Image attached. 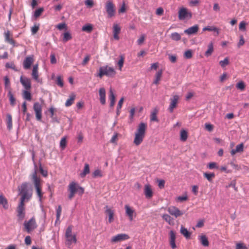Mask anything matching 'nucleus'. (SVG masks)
I'll use <instances>...</instances> for the list:
<instances>
[{"label":"nucleus","instance_id":"nucleus-36","mask_svg":"<svg viewBox=\"0 0 249 249\" xmlns=\"http://www.w3.org/2000/svg\"><path fill=\"white\" fill-rule=\"evenodd\" d=\"M6 121L7 128L9 130H10L13 127V124H12V116L10 114H7L6 115Z\"/></svg>","mask_w":249,"mask_h":249},{"label":"nucleus","instance_id":"nucleus-30","mask_svg":"<svg viewBox=\"0 0 249 249\" xmlns=\"http://www.w3.org/2000/svg\"><path fill=\"white\" fill-rule=\"evenodd\" d=\"M213 31L216 33V35L219 34V29L213 26H208L203 28V31Z\"/></svg>","mask_w":249,"mask_h":249},{"label":"nucleus","instance_id":"nucleus-31","mask_svg":"<svg viewBox=\"0 0 249 249\" xmlns=\"http://www.w3.org/2000/svg\"><path fill=\"white\" fill-rule=\"evenodd\" d=\"M75 97L76 95L74 93L71 94L69 96V98L65 103V106L68 107L72 105L74 102Z\"/></svg>","mask_w":249,"mask_h":249},{"label":"nucleus","instance_id":"nucleus-11","mask_svg":"<svg viewBox=\"0 0 249 249\" xmlns=\"http://www.w3.org/2000/svg\"><path fill=\"white\" fill-rule=\"evenodd\" d=\"M129 238V236L128 234L125 233H120L112 236L111 238L110 242L112 243H116L127 240Z\"/></svg>","mask_w":249,"mask_h":249},{"label":"nucleus","instance_id":"nucleus-28","mask_svg":"<svg viewBox=\"0 0 249 249\" xmlns=\"http://www.w3.org/2000/svg\"><path fill=\"white\" fill-rule=\"evenodd\" d=\"M244 151V144L241 143L239 144H238L236 146V148L235 149H232L231 151V155H235L236 153H241Z\"/></svg>","mask_w":249,"mask_h":249},{"label":"nucleus","instance_id":"nucleus-53","mask_svg":"<svg viewBox=\"0 0 249 249\" xmlns=\"http://www.w3.org/2000/svg\"><path fill=\"white\" fill-rule=\"evenodd\" d=\"M236 87L237 89L243 91L245 89V84L243 81H240L236 84Z\"/></svg>","mask_w":249,"mask_h":249},{"label":"nucleus","instance_id":"nucleus-61","mask_svg":"<svg viewBox=\"0 0 249 249\" xmlns=\"http://www.w3.org/2000/svg\"><path fill=\"white\" fill-rule=\"evenodd\" d=\"M56 84L59 87H60L61 88L63 87V85H64L63 81L60 76H57V79H56Z\"/></svg>","mask_w":249,"mask_h":249},{"label":"nucleus","instance_id":"nucleus-45","mask_svg":"<svg viewBox=\"0 0 249 249\" xmlns=\"http://www.w3.org/2000/svg\"><path fill=\"white\" fill-rule=\"evenodd\" d=\"M28 90H24L23 92V97L28 101H31L32 99V96L31 93L28 91Z\"/></svg>","mask_w":249,"mask_h":249},{"label":"nucleus","instance_id":"nucleus-42","mask_svg":"<svg viewBox=\"0 0 249 249\" xmlns=\"http://www.w3.org/2000/svg\"><path fill=\"white\" fill-rule=\"evenodd\" d=\"M89 173V167L88 163L85 164L84 168L82 173L80 174V176L82 178H84L86 175Z\"/></svg>","mask_w":249,"mask_h":249},{"label":"nucleus","instance_id":"nucleus-21","mask_svg":"<svg viewBox=\"0 0 249 249\" xmlns=\"http://www.w3.org/2000/svg\"><path fill=\"white\" fill-rule=\"evenodd\" d=\"M176 236V233L173 231H170L169 232V243L172 249H175L177 248L175 241Z\"/></svg>","mask_w":249,"mask_h":249},{"label":"nucleus","instance_id":"nucleus-63","mask_svg":"<svg viewBox=\"0 0 249 249\" xmlns=\"http://www.w3.org/2000/svg\"><path fill=\"white\" fill-rule=\"evenodd\" d=\"M199 3V0H191L189 2V5L191 7H194L197 5Z\"/></svg>","mask_w":249,"mask_h":249},{"label":"nucleus","instance_id":"nucleus-15","mask_svg":"<svg viewBox=\"0 0 249 249\" xmlns=\"http://www.w3.org/2000/svg\"><path fill=\"white\" fill-rule=\"evenodd\" d=\"M34 59L33 55L27 56L23 62V66L24 69L28 70L30 69L31 65L34 63Z\"/></svg>","mask_w":249,"mask_h":249},{"label":"nucleus","instance_id":"nucleus-64","mask_svg":"<svg viewBox=\"0 0 249 249\" xmlns=\"http://www.w3.org/2000/svg\"><path fill=\"white\" fill-rule=\"evenodd\" d=\"M235 249H247V248L243 243H237Z\"/></svg>","mask_w":249,"mask_h":249},{"label":"nucleus","instance_id":"nucleus-59","mask_svg":"<svg viewBox=\"0 0 249 249\" xmlns=\"http://www.w3.org/2000/svg\"><path fill=\"white\" fill-rule=\"evenodd\" d=\"M43 11V8H40L36 10L34 13L35 17L36 18H38V17H39L41 15Z\"/></svg>","mask_w":249,"mask_h":249},{"label":"nucleus","instance_id":"nucleus-23","mask_svg":"<svg viewBox=\"0 0 249 249\" xmlns=\"http://www.w3.org/2000/svg\"><path fill=\"white\" fill-rule=\"evenodd\" d=\"M121 31V27L117 24H114L113 26V37L115 39L118 40L119 39V34Z\"/></svg>","mask_w":249,"mask_h":249},{"label":"nucleus","instance_id":"nucleus-49","mask_svg":"<svg viewBox=\"0 0 249 249\" xmlns=\"http://www.w3.org/2000/svg\"><path fill=\"white\" fill-rule=\"evenodd\" d=\"M193 56V51L191 50H188L184 53V57L186 59H190Z\"/></svg>","mask_w":249,"mask_h":249},{"label":"nucleus","instance_id":"nucleus-35","mask_svg":"<svg viewBox=\"0 0 249 249\" xmlns=\"http://www.w3.org/2000/svg\"><path fill=\"white\" fill-rule=\"evenodd\" d=\"M180 233L187 239H189L191 236V232H190L186 228L181 226L180 228Z\"/></svg>","mask_w":249,"mask_h":249},{"label":"nucleus","instance_id":"nucleus-57","mask_svg":"<svg viewBox=\"0 0 249 249\" xmlns=\"http://www.w3.org/2000/svg\"><path fill=\"white\" fill-rule=\"evenodd\" d=\"M62 208L60 205L58 206L56 209V221L59 220L60 215L61 214Z\"/></svg>","mask_w":249,"mask_h":249},{"label":"nucleus","instance_id":"nucleus-47","mask_svg":"<svg viewBox=\"0 0 249 249\" xmlns=\"http://www.w3.org/2000/svg\"><path fill=\"white\" fill-rule=\"evenodd\" d=\"M171 38L173 40L178 41L180 40L181 36L178 33L175 32L171 34Z\"/></svg>","mask_w":249,"mask_h":249},{"label":"nucleus","instance_id":"nucleus-39","mask_svg":"<svg viewBox=\"0 0 249 249\" xmlns=\"http://www.w3.org/2000/svg\"><path fill=\"white\" fill-rule=\"evenodd\" d=\"M162 74V71L161 70L159 71L155 75V79L153 82V84L155 85H158L159 84V81L160 80L161 76Z\"/></svg>","mask_w":249,"mask_h":249},{"label":"nucleus","instance_id":"nucleus-55","mask_svg":"<svg viewBox=\"0 0 249 249\" xmlns=\"http://www.w3.org/2000/svg\"><path fill=\"white\" fill-rule=\"evenodd\" d=\"M5 67L7 68L12 69L15 71H18V69L13 62L7 63L5 65Z\"/></svg>","mask_w":249,"mask_h":249},{"label":"nucleus","instance_id":"nucleus-43","mask_svg":"<svg viewBox=\"0 0 249 249\" xmlns=\"http://www.w3.org/2000/svg\"><path fill=\"white\" fill-rule=\"evenodd\" d=\"M124 101V98L123 97H122L120 100H119L117 107V111L116 114L117 116H119L120 114V109L122 107L123 103Z\"/></svg>","mask_w":249,"mask_h":249},{"label":"nucleus","instance_id":"nucleus-32","mask_svg":"<svg viewBox=\"0 0 249 249\" xmlns=\"http://www.w3.org/2000/svg\"><path fill=\"white\" fill-rule=\"evenodd\" d=\"M0 205H2L4 209L8 208L7 200L3 195H0Z\"/></svg>","mask_w":249,"mask_h":249},{"label":"nucleus","instance_id":"nucleus-46","mask_svg":"<svg viewBox=\"0 0 249 249\" xmlns=\"http://www.w3.org/2000/svg\"><path fill=\"white\" fill-rule=\"evenodd\" d=\"M229 59L228 57H226L223 60H221L219 62V65L220 66L224 68L226 66L228 65L229 64Z\"/></svg>","mask_w":249,"mask_h":249},{"label":"nucleus","instance_id":"nucleus-3","mask_svg":"<svg viewBox=\"0 0 249 249\" xmlns=\"http://www.w3.org/2000/svg\"><path fill=\"white\" fill-rule=\"evenodd\" d=\"M68 190L69 192L68 198L70 200L74 196L76 193H78L79 195L81 196L84 193V189L74 181L69 184Z\"/></svg>","mask_w":249,"mask_h":249},{"label":"nucleus","instance_id":"nucleus-12","mask_svg":"<svg viewBox=\"0 0 249 249\" xmlns=\"http://www.w3.org/2000/svg\"><path fill=\"white\" fill-rule=\"evenodd\" d=\"M4 36L6 42L12 45L13 47L18 46V45L16 44L15 40L13 38V34L10 31L7 30L4 32Z\"/></svg>","mask_w":249,"mask_h":249},{"label":"nucleus","instance_id":"nucleus-56","mask_svg":"<svg viewBox=\"0 0 249 249\" xmlns=\"http://www.w3.org/2000/svg\"><path fill=\"white\" fill-rule=\"evenodd\" d=\"M39 28V24H35L31 28V32L33 35H35L38 31Z\"/></svg>","mask_w":249,"mask_h":249},{"label":"nucleus","instance_id":"nucleus-58","mask_svg":"<svg viewBox=\"0 0 249 249\" xmlns=\"http://www.w3.org/2000/svg\"><path fill=\"white\" fill-rule=\"evenodd\" d=\"M187 199H188V196L186 194L183 195L182 196H179L176 198V200L177 201H178L180 202L184 201L187 200Z\"/></svg>","mask_w":249,"mask_h":249},{"label":"nucleus","instance_id":"nucleus-62","mask_svg":"<svg viewBox=\"0 0 249 249\" xmlns=\"http://www.w3.org/2000/svg\"><path fill=\"white\" fill-rule=\"evenodd\" d=\"M246 22L244 21H241L240 23L239 26V30H240L241 31H246Z\"/></svg>","mask_w":249,"mask_h":249},{"label":"nucleus","instance_id":"nucleus-29","mask_svg":"<svg viewBox=\"0 0 249 249\" xmlns=\"http://www.w3.org/2000/svg\"><path fill=\"white\" fill-rule=\"evenodd\" d=\"M109 99L110 100V107H113L115 103V96L113 93V90L110 89L109 90Z\"/></svg>","mask_w":249,"mask_h":249},{"label":"nucleus","instance_id":"nucleus-22","mask_svg":"<svg viewBox=\"0 0 249 249\" xmlns=\"http://www.w3.org/2000/svg\"><path fill=\"white\" fill-rule=\"evenodd\" d=\"M20 195H21L20 202L24 203L25 202H28L31 198L32 196V192L30 191Z\"/></svg>","mask_w":249,"mask_h":249},{"label":"nucleus","instance_id":"nucleus-50","mask_svg":"<svg viewBox=\"0 0 249 249\" xmlns=\"http://www.w3.org/2000/svg\"><path fill=\"white\" fill-rule=\"evenodd\" d=\"M92 29H93L92 26L91 24H88V25L83 26L82 30L83 31L89 33L92 30Z\"/></svg>","mask_w":249,"mask_h":249},{"label":"nucleus","instance_id":"nucleus-16","mask_svg":"<svg viewBox=\"0 0 249 249\" xmlns=\"http://www.w3.org/2000/svg\"><path fill=\"white\" fill-rule=\"evenodd\" d=\"M179 97L178 95H174L172 98L170 99V104L168 110L170 113H172L174 108L177 107Z\"/></svg>","mask_w":249,"mask_h":249},{"label":"nucleus","instance_id":"nucleus-10","mask_svg":"<svg viewBox=\"0 0 249 249\" xmlns=\"http://www.w3.org/2000/svg\"><path fill=\"white\" fill-rule=\"evenodd\" d=\"M17 217L19 221H22L25 216V208L24 203H20L18 204L17 210Z\"/></svg>","mask_w":249,"mask_h":249},{"label":"nucleus","instance_id":"nucleus-4","mask_svg":"<svg viewBox=\"0 0 249 249\" xmlns=\"http://www.w3.org/2000/svg\"><path fill=\"white\" fill-rule=\"evenodd\" d=\"M32 180L34 184L37 196L39 198V201H41L43 193L42 192L41 179L40 178L37 176L36 171L32 175Z\"/></svg>","mask_w":249,"mask_h":249},{"label":"nucleus","instance_id":"nucleus-54","mask_svg":"<svg viewBox=\"0 0 249 249\" xmlns=\"http://www.w3.org/2000/svg\"><path fill=\"white\" fill-rule=\"evenodd\" d=\"M92 176L93 178L102 177L103 176L102 171L99 169L95 170L92 173Z\"/></svg>","mask_w":249,"mask_h":249},{"label":"nucleus","instance_id":"nucleus-51","mask_svg":"<svg viewBox=\"0 0 249 249\" xmlns=\"http://www.w3.org/2000/svg\"><path fill=\"white\" fill-rule=\"evenodd\" d=\"M67 145V140L66 137H63L61 139L60 142V146L62 150L64 149Z\"/></svg>","mask_w":249,"mask_h":249},{"label":"nucleus","instance_id":"nucleus-13","mask_svg":"<svg viewBox=\"0 0 249 249\" xmlns=\"http://www.w3.org/2000/svg\"><path fill=\"white\" fill-rule=\"evenodd\" d=\"M167 211L170 214L176 217H178L183 214V212L180 211L178 208L174 206L169 207L167 209Z\"/></svg>","mask_w":249,"mask_h":249},{"label":"nucleus","instance_id":"nucleus-27","mask_svg":"<svg viewBox=\"0 0 249 249\" xmlns=\"http://www.w3.org/2000/svg\"><path fill=\"white\" fill-rule=\"evenodd\" d=\"M214 51L213 43L212 41L210 42L208 45V49L205 52L204 54L206 57L211 56Z\"/></svg>","mask_w":249,"mask_h":249},{"label":"nucleus","instance_id":"nucleus-2","mask_svg":"<svg viewBox=\"0 0 249 249\" xmlns=\"http://www.w3.org/2000/svg\"><path fill=\"white\" fill-rule=\"evenodd\" d=\"M146 127V124L144 123H141L139 124L134 140V143L136 145H139L142 142L145 136Z\"/></svg>","mask_w":249,"mask_h":249},{"label":"nucleus","instance_id":"nucleus-5","mask_svg":"<svg viewBox=\"0 0 249 249\" xmlns=\"http://www.w3.org/2000/svg\"><path fill=\"white\" fill-rule=\"evenodd\" d=\"M116 73V72L113 67L106 65L99 68L98 76L100 78H102L104 75L113 77L115 75Z\"/></svg>","mask_w":249,"mask_h":249},{"label":"nucleus","instance_id":"nucleus-60","mask_svg":"<svg viewBox=\"0 0 249 249\" xmlns=\"http://www.w3.org/2000/svg\"><path fill=\"white\" fill-rule=\"evenodd\" d=\"M90 58V55H89V54H87V55L85 56V58H84V60H83V61H82V62L81 64H82L83 66H85V65H86L88 63L89 61Z\"/></svg>","mask_w":249,"mask_h":249},{"label":"nucleus","instance_id":"nucleus-18","mask_svg":"<svg viewBox=\"0 0 249 249\" xmlns=\"http://www.w3.org/2000/svg\"><path fill=\"white\" fill-rule=\"evenodd\" d=\"M144 194L146 198L150 199L153 196V192L151 186L149 184H146L144 187Z\"/></svg>","mask_w":249,"mask_h":249},{"label":"nucleus","instance_id":"nucleus-25","mask_svg":"<svg viewBox=\"0 0 249 249\" xmlns=\"http://www.w3.org/2000/svg\"><path fill=\"white\" fill-rule=\"evenodd\" d=\"M19 194L32 191L29 189V183L25 182L22 183L18 187Z\"/></svg>","mask_w":249,"mask_h":249},{"label":"nucleus","instance_id":"nucleus-34","mask_svg":"<svg viewBox=\"0 0 249 249\" xmlns=\"http://www.w3.org/2000/svg\"><path fill=\"white\" fill-rule=\"evenodd\" d=\"M159 112V110L155 108L153 111L151 112L150 114V121H156L158 122V119L157 118V114Z\"/></svg>","mask_w":249,"mask_h":249},{"label":"nucleus","instance_id":"nucleus-37","mask_svg":"<svg viewBox=\"0 0 249 249\" xmlns=\"http://www.w3.org/2000/svg\"><path fill=\"white\" fill-rule=\"evenodd\" d=\"M199 239L201 244L205 247H207L209 246V241L206 235H202L199 236Z\"/></svg>","mask_w":249,"mask_h":249},{"label":"nucleus","instance_id":"nucleus-33","mask_svg":"<svg viewBox=\"0 0 249 249\" xmlns=\"http://www.w3.org/2000/svg\"><path fill=\"white\" fill-rule=\"evenodd\" d=\"M204 177L209 182H212L213 178H215V174L213 173H203Z\"/></svg>","mask_w":249,"mask_h":249},{"label":"nucleus","instance_id":"nucleus-44","mask_svg":"<svg viewBox=\"0 0 249 249\" xmlns=\"http://www.w3.org/2000/svg\"><path fill=\"white\" fill-rule=\"evenodd\" d=\"M124 57L121 55L120 56V59L117 62V65L119 67V69L120 71H122V68L123 67L124 64Z\"/></svg>","mask_w":249,"mask_h":249},{"label":"nucleus","instance_id":"nucleus-19","mask_svg":"<svg viewBox=\"0 0 249 249\" xmlns=\"http://www.w3.org/2000/svg\"><path fill=\"white\" fill-rule=\"evenodd\" d=\"M105 213L108 216V221L109 223L114 221V211L107 206L105 207Z\"/></svg>","mask_w":249,"mask_h":249},{"label":"nucleus","instance_id":"nucleus-48","mask_svg":"<svg viewBox=\"0 0 249 249\" xmlns=\"http://www.w3.org/2000/svg\"><path fill=\"white\" fill-rule=\"evenodd\" d=\"M72 38L71 35L69 32H65L63 34V41L65 42L71 40Z\"/></svg>","mask_w":249,"mask_h":249},{"label":"nucleus","instance_id":"nucleus-26","mask_svg":"<svg viewBox=\"0 0 249 249\" xmlns=\"http://www.w3.org/2000/svg\"><path fill=\"white\" fill-rule=\"evenodd\" d=\"M198 25H195L192 27H191L185 30L184 31V33L188 35H191L193 34H195L196 33L198 32Z\"/></svg>","mask_w":249,"mask_h":249},{"label":"nucleus","instance_id":"nucleus-52","mask_svg":"<svg viewBox=\"0 0 249 249\" xmlns=\"http://www.w3.org/2000/svg\"><path fill=\"white\" fill-rule=\"evenodd\" d=\"M4 85L5 89H7L10 90V80L7 76L4 77Z\"/></svg>","mask_w":249,"mask_h":249},{"label":"nucleus","instance_id":"nucleus-38","mask_svg":"<svg viewBox=\"0 0 249 249\" xmlns=\"http://www.w3.org/2000/svg\"><path fill=\"white\" fill-rule=\"evenodd\" d=\"M162 218L170 225L174 224L173 218L167 214H164L162 215Z\"/></svg>","mask_w":249,"mask_h":249},{"label":"nucleus","instance_id":"nucleus-41","mask_svg":"<svg viewBox=\"0 0 249 249\" xmlns=\"http://www.w3.org/2000/svg\"><path fill=\"white\" fill-rule=\"evenodd\" d=\"M180 139L181 141H186L188 138V133L187 131L184 129H182L180 131Z\"/></svg>","mask_w":249,"mask_h":249},{"label":"nucleus","instance_id":"nucleus-1","mask_svg":"<svg viewBox=\"0 0 249 249\" xmlns=\"http://www.w3.org/2000/svg\"><path fill=\"white\" fill-rule=\"evenodd\" d=\"M65 245L69 248H72L73 244L77 243L76 235L72 232V226L70 225L66 230L65 233Z\"/></svg>","mask_w":249,"mask_h":249},{"label":"nucleus","instance_id":"nucleus-40","mask_svg":"<svg viewBox=\"0 0 249 249\" xmlns=\"http://www.w3.org/2000/svg\"><path fill=\"white\" fill-rule=\"evenodd\" d=\"M8 96L9 98L11 105L12 106H15V105L16 104V99H15V97H14L13 94L12 93L11 88H10V90H9V91L8 93Z\"/></svg>","mask_w":249,"mask_h":249},{"label":"nucleus","instance_id":"nucleus-6","mask_svg":"<svg viewBox=\"0 0 249 249\" xmlns=\"http://www.w3.org/2000/svg\"><path fill=\"white\" fill-rule=\"evenodd\" d=\"M105 9L108 18L114 17L116 14V8L115 4L111 0H107L105 4Z\"/></svg>","mask_w":249,"mask_h":249},{"label":"nucleus","instance_id":"nucleus-17","mask_svg":"<svg viewBox=\"0 0 249 249\" xmlns=\"http://www.w3.org/2000/svg\"><path fill=\"white\" fill-rule=\"evenodd\" d=\"M124 209L125 214L128 217L129 220L130 221H132L133 220L134 216H136L135 211L128 205H125L124 206Z\"/></svg>","mask_w":249,"mask_h":249},{"label":"nucleus","instance_id":"nucleus-20","mask_svg":"<svg viewBox=\"0 0 249 249\" xmlns=\"http://www.w3.org/2000/svg\"><path fill=\"white\" fill-rule=\"evenodd\" d=\"M99 100L101 104L103 105H104L106 103V89L104 88H101L99 89Z\"/></svg>","mask_w":249,"mask_h":249},{"label":"nucleus","instance_id":"nucleus-9","mask_svg":"<svg viewBox=\"0 0 249 249\" xmlns=\"http://www.w3.org/2000/svg\"><path fill=\"white\" fill-rule=\"evenodd\" d=\"M192 17V14L187 8L182 7L178 11V18L183 20L186 19H190Z\"/></svg>","mask_w":249,"mask_h":249},{"label":"nucleus","instance_id":"nucleus-7","mask_svg":"<svg viewBox=\"0 0 249 249\" xmlns=\"http://www.w3.org/2000/svg\"><path fill=\"white\" fill-rule=\"evenodd\" d=\"M24 230L28 233H30L37 227V225L34 217H32L29 220L25 221L24 223Z\"/></svg>","mask_w":249,"mask_h":249},{"label":"nucleus","instance_id":"nucleus-24","mask_svg":"<svg viewBox=\"0 0 249 249\" xmlns=\"http://www.w3.org/2000/svg\"><path fill=\"white\" fill-rule=\"evenodd\" d=\"M38 64H36L33 66L32 76L33 78L36 81H38L39 74H38Z\"/></svg>","mask_w":249,"mask_h":249},{"label":"nucleus","instance_id":"nucleus-14","mask_svg":"<svg viewBox=\"0 0 249 249\" xmlns=\"http://www.w3.org/2000/svg\"><path fill=\"white\" fill-rule=\"evenodd\" d=\"M20 82L26 90H30L31 89V81L30 79L26 77L21 76L20 77Z\"/></svg>","mask_w":249,"mask_h":249},{"label":"nucleus","instance_id":"nucleus-8","mask_svg":"<svg viewBox=\"0 0 249 249\" xmlns=\"http://www.w3.org/2000/svg\"><path fill=\"white\" fill-rule=\"evenodd\" d=\"M33 109L37 121H41L42 116V106L38 102H35L33 105Z\"/></svg>","mask_w":249,"mask_h":249}]
</instances>
